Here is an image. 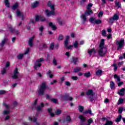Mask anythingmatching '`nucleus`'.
<instances>
[{
	"instance_id": "nucleus-53",
	"label": "nucleus",
	"mask_w": 125,
	"mask_h": 125,
	"mask_svg": "<svg viewBox=\"0 0 125 125\" xmlns=\"http://www.w3.org/2000/svg\"><path fill=\"white\" fill-rule=\"evenodd\" d=\"M6 72V68L5 67V68H4L1 71L2 75H4V74H5Z\"/></svg>"
},
{
	"instance_id": "nucleus-41",
	"label": "nucleus",
	"mask_w": 125,
	"mask_h": 125,
	"mask_svg": "<svg viewBox=\"0 0 125 125\" xmlns=\"http://www.w3.org/2000/svg\"><path fill=\"white\" fill-rule=\"evenodd\" d=\"M89 21L90 23L93 24V23H94V18L93 17H91L89 20Z\"/></svg>"
},
{
	"instance_id": "nucleus-2",
	"label": "nucleus",
	"mask_w": 125,
	"mask_h": 125,
	"mask_svg": "<svg viewBox=\"0 0 125 125\" xmlns=\"http://www.w3.org/2000/svg\"><path fill=\"white\" fill-rule=\"evenodd\" d=\"M93 4L92 3H89L87 6V10L85 12V13L82 14L81 16V18L83 20V23H85L86 21V17L89 15H91V14H93V12L90 8L92 7Z\"/></svg>"
},
{
	"instance_id": "nucleus-46",
	"label": "nucleus",
	"mask_w": 125,
	"mask_h": 125,
	"mask_svg": "<svg viewBox=\"0 0 125 125\" xmlns=\"http://www.w3.org/2000/svg\"><path fill=\"white\" fill-rule=\"evenodd\" d=\"M5 93H6V91H5L4 90H0V95L5 94Z\"/></svg>"
},
{
	"instance_id": "nucleus-26",
	"label": "nucleus",
	"mask_w": 125,
	"mask_h": 125,
	"mask_svg": "<svg viewBox=\"0 0 125 125\" xmlns=\"http://www.w3.org/2000/svg\"><path fill=\"white\" fill-rule=\"evenodd\" d=\"M124 103V99L119 98L118 102L117 103V105H121Z\"/></svg>"
},
{
	"instance_id": "nucleus-32",
	"label": "nucleus",
	"mask_w": 125,
	"mask_h": 125,
	"mask_svg": "<svg viewBox=\"0 0 125 125\" xmlns=\"http://www.w3.org/2000/svg\"><path fill=\"white\" fill-rule=\"evenodd\" d=\"M71 117H70V116H67L65 119V121L66 123H70V122H71Z\"/></svg>"
},
{
	"instance_id": "nucleus-64",
	"label": "nucleus",
	"mask_w": 125,
	"mask_h": 125,
	"mask_svg": "<svg viewBox=\"0 0 125 125\" xmlns=\"http://www.w3.org/2000/svg\"><path fill=\"white\" fill-rule=\"evenodd\" d=\"M87 113H88L89 114H91V110L88 109L87 111H86L85 112V114H87Z\"/></svg>"
},
{
	"instance_id": "nucleus-21",
	"label": "nucleus",
	"mask_w": 125,
	"mask_h": 125,
	"mask_svg": "<svg viewBox=\"0 0 125 125\" xmlns=\"http://www.w3.org/2000/svg\"><path fill=\"white\" fill-rule=\"evenodd\" d=\"M78 60H79V58H78L73 57L72 58V62L73 63H74L75 65L77 64V62H78Z\"/></svg>"
},
{
	"instance_id": "nucleus-17",
	"label": "nucleus",
	"mask_w": 125,
	"mask_h": 125,
	"mask_svg": "<svg viewBox=\"0 0 125 125\" xmlns=\"http://www.w3.org/2000/svg\"><path fill=\"white\" fill-rule=\"evenodd\" d=\"M94 23L97 24V25H99L102 23V21L100 19H95Z\"/></svg>"
},
{
	"instance_id": "nucleus-38",
	"label": "nucleus",
	"mask_w": 125,
	"mask_h": 125,
	"mask_svg": "<svg viewBox=\"0 0 125 125\" xmlns=\"http://www.w3.org/2000/svg\"><path fill=\"white\" fill-rule=\"evenodd\" d=\"M84 77L85 78H89L90 77V72H86L84 74Z\"/></svg>"
},
{
	"instance_id": "nucleus-42",
	"label": "nucleus",
	"mask_w": 125,
	"mask_h": 125,
	"mask_svg": "<svg viewBox=\"0 0 125 125\" xmlns=\"http://www.w3.org/2000/svg\"><path fill=\"white\" fill-rule=\"evenodd\" d=\"M64 39V36L62 35H60L59 36L58 40L59 41H62Z\"/></svg>"
},
{
	"instance_id": "nucleus-20",
	"label": "nucleus",
	"mask_w": 125,
	"mask_h": 125,
	"mask_svg": "<svg viewBox=\"0 0 125 125\" xmlns=\"http://www.w3.org/2000/svg\"><path fill=\"white\" fill-rule=\"evenodd\" d=\"M122 119H123V117L122 116V115H119V116L117 118L116 120H115L116 123H120L121 121H122Z\"/></svg>"
},
{
	"instance_id": "nucleus-9",
	"label": "nucleus",
	"mask_w": 125,
	"mask_h": 125,
	"mask_svg": "<svg viewBox=\"0 0 125 125\" xmlns=\"http://www.w3.org/2000/svg\"><path fill=\"white\" fill-rule=\"evenodd\" d=\"M18 74H19V72H18V68H16L14 71L13 76H12V79H18Z\"/></svg>"
},
{
	"instance_id": "nucleus-5",
	"label": "nucleus",
	"mask_w": 125,
	"mask_h": 125,
	"mask_svg": "<svg viewBox=\"0 0 125 125\" xmlns=\"http://www.w3.org/2000/svg\"><path fill=\"white\" fill-rule=\"evenodd\" d=\"M45 89H46V84H45V82H44L42 83V85L40 86L38 93L40 95H43V94H44V91H45Z\"/></svg>"
},
{
	"instance_id": "nucleus-22",
	"label": "nucleus",
	"mask_w": 125,
	"mask_h": 125,
	"mask_svg": "<svg viewBox=\"0 0 125 125\" xmlns=\"http://www.w3.org/2000/svg\"><path fill=\"white\" fill-rule=\"evenodd\" d=\"M38 6H39L38 1L35 2L32 4V8H36V7H38Z\"/></svg>"
},
{
	"instance_id": "nucleus-52",
	"label": "nucleus",
	"mask_w": 125,
	"mask_h": 125,
	"mask_svg": "<svg viewBox=\"0 0 125 125\" xmlns=\"http://www.w3.org/2000/svg\"><path fill=\"white\" fill-rule=\"evenodd\" d=\"M107 120H108V119L106 117H103L101 118V121H102V122H105V121H106L107 122Z\"/></svg>"
},
{
	"instance_id": "nucleus-51",
	"label": "nucleus",
	"mask_w": 125,
	"mask_h": 125,
	"mask_svg": "<svg viewBox=\"0 0 125 125\" xmlns=\"http://www.w3.org/2000/svg\"><path fill=\"white\" fill-rule=\"evenodd\" d=\"M64 44V46H65V47H67V46H68L69 44V41L65 40Z\"/></svg>"
},
{
	"instance_id": "nucleus-14",
	"label": "nucleus",
	"mask_w": 125,
	"mask_h": 125,
	"mask_svg": "<svg viewBox=\"0 0 125 125\" xmlns=\"http://www.w3.org/2000/svg\"><path fill=\"white\" fill-rule=\"evenodd\" d=\"M43 107H44V104H43V103H42L41 104V106L38 105L36 107L37 110V111H42V108H43Z\"/></svg>"
},
{
	"instance_id": "nucleus-13",
	"label": "nucleus",
	"mask_w": 125,
	"mask_h": 125,
	"mask_svg": "<svg viewBox=\"0 0 125 125\" xmlns=\"http://www.w3.org/2000/svg\"><path fill=\"white\" fill-rule=\"evenodd\" d=\"M125 88H123L120 89V91L118 92V94L120 95V96H124L125 95Z\"/></svg>"
},
{
	"instance_id": "nucleus-12",
	"label": "nucleus",
	"mask_w": 125,
	"mask_h": 125,
	"mask_svg": "<svg viewBox=\"0 0 125 125\" xmlns=\"http://www.w3.org/2000/svg\"><path fill=\"white\" fill-rule=\"evenodd\" d=\"M8 41V39H7V38L4 37L3 40H2L1 42L0 43V46H1V47H2V46H3L4 45V44L6 43V42H7Z\"/></svg>"
},
{
	"instance_id": "nucleus-28",
	"label": "nucleus",
	"mask_w": 125,
	"mask_h": 125,
	"mask_svg": "<svg viewBox=\"0 0 125 125\" xmlns=\"http://www.w3.org/2000/svg\"><path fill=\"white\" fill-rule=\"evenodd\" d=\"M73 46L75 48H78L79 47V42L78 41H76L75 42L73 43Z\"/></svg>"
},
{
	"instance_id": "nucleus-30",
	"label": "nucleus",
	"mask_w": 125,
	"mask_h": 125,
	"mask_svg": "<svg viewBox=\"0 0 125 125\" xmlns=\"http://www.w3.org/2000/svg\"><path fill=\"white\" fill-rule=\"evenodd\" d=\"M104 125H113V121L107 120Z\"/></svg>"
},
{
	"instance_id": "nucleus-43",
	"label": "nucleus",
	"mask_w": 125,
	"mask_h": 125,
	"mask_svg": "<svg viewBox=\"0 0 125 125\" xmlns=\"http://www.w3.org/2000/svg\"><path fill=\"white\" fill-rule=\"evenodd\" d=\"M123 111H124V108L123 107H119L118 109V113L119 114H122L123 113Z\"/></svg>"
},
{
	"instance_id": "nucleus-60",
	"label": "nucleus",
	"mask_w": 125,
	"mask_h": 125,
	"mask_svg": "<svg viewBox=\"0 0 125 125\" xmlns=\"http://www.w3.org/2000/svg\"><path fill=\"white\" fill-rule=\"evenodd\" d=\"M73 47H74V46H73V45H70V46H67V47H66V48H67V49H72V48Z\"/></svg>"
},
{
	"instance_id": "nucleus-29",
	"label": "nucleus",
	"mask_w": 125,
	"mask_h": 125,
	"mask_svg": "<svg viewBox=\"0 0 125 125\" xmlns=\"http://www.w3.org/2000/svg\"><path fill=\"white\" fill-rule=\"evenodd\" d=\"M81 70H82V68L79 67H76L75 68H74V72L78 73V72H80Z\"/></svg>"
},
{
	"instance_id": "nucleus-10",
	"label": "nucleus",
	"mask_w": 125,
	"mask_h": 125,
	"mask_svg": "<svg viewBox=\"0 0 125 125\" xmlns=\"http://www.w3.org/2000/svg\"><path fill=\"white\" fill-rule=\"evenodd\" d=\"M34 40H35V36H32V37H30L29 38L28 41V44L31 47L33 46V42H34Z\"/></svg>"
},
{
	"instance_id": "nucleus-8",
	"label": "nucleus",
	"mask_w": 125,
	"mask_h": 125,
	"mask_svg": "<svg viewBox=\"0 0 125 125\" xmlns=\"http://www.w3.org/2000/svg\"><path fill=\"white\" fill-rule=\"evenodd\" d=\"M29 51H30V49L29 48H28L25 52L23 54H20L17 56V58L18 59V60H21L22 59H23V57H24V55H26V54H28L29 53Z\"/></svg>"
},
{
	"instance_id": "nucleus-11",
	"label": "nucleus",
	"mask_w": 125,
	"mask_h": 125,
	"mask_svg": "<svg viewBox=\"0 0 125 125\" xmlns=\"http://www.w3.org/2000/svg\"><path fill=\"white\" fill-rule=\"evenodd\" d=\"M17 16L18 17H20V18H21V20H23L24 19V16L23 15V13H21L20 11L18 10L16 12Z\"/></svg>"
},
{
	"instance_id": "nucleus-31",
	"label": "nucleus",
	"mask_w": 125,
	"mask_h": 125,
	"mask_svg": "<svg viewBox=\"0 0 125 125\" xmlns=\"http://www.w3.org/2000/svg\"><path fill=\"white\" fill-rule=\"evenodd\" d=\"M114 86H115V83H114L113 81H111L110 83V87L111 89H113Z\"/></svg>"
},
{
	"instance_id": "nucleus-6",
	"label": "nucleus",
	"mask_w": 125,
	"mask_h": 125,
	"mask_svg": "<svg viewBox=\"0 0 125 125\" xmlns=\"http://www.w3.org/2000/svg\"><path fill=\"white\" fill-rule=\"evenodd\" d=\"M44 61V59L43 58H40L36 61L34 64V68L35 70H38L41 66H42L41 62H43Z\"/></svg>"
},
{
	"instance_id": "nucleus-34",
	"label": "nucleus",
	"mask_w": 125,
	"mask_h": 125,
	"mask_svg": "<svg viewBox=\"0 0 125 125\" xmlns=\"http://www.w3.org/2000/svg\"><path fill=\"white\" fill-rule=\"evenodd\" d=\"M94 52V49H91L90 50H88V53L89 54L90 56L92 55V53Z\"/></svg>"
},
{
	"instance_id": "nucleus-1",
	"label": "nucleus",
	"mask_w": 125,
	"mask_h": 125,
	"mask_svg": "<svg viewBox=\"0 0 125 125\" xmlns=\"http://www.w3.org/2000/svg\"><path fill=\"white\" fill-rule=\"evenodd\" d=\"M105 45V39H102L100 43L98 53L99 56L100 57H105L107 52H108V49L107 47L104 46Z\"/></svg>"
},
{
	"instance_id": "nucleus-63",
	"label": "nucleus",
	"mask_w": 125,
	"mask_h": 125,
	"mask_svg": "<svg viewBox=\"0 0 125 125\" xmlns=\"http://www.w3.org/2000/svg\"><path fill=\"white\" fill-rule=\"evenodd\" d=\"M65 84L67 85L68 86H70L71 85V83H70L69 82L66 81L65 82Z\"/></svg>"
},
{
	"instance_id": "nucleus-35",
	"label": "nucleus",
	"mask_w": 125,
	"mask_h": 125,
	"mask_svg": "<svg viewBox=\"0 0 125 125\" xmlns=\"http://www.w3.org/2000/svg\"><path fill=\"white\" fill-rule=\"evenodd\" d=\"M79 119H80L81 122H83L84 121H85V118L83 117V115H80L79 116Z\"/></svg>"
},
{
	"instance_id": "nucleus-59",
	"label": "nucleus",
	"mask_w": 125,
	"mask_h": 125,
	"mask_svg": "<svg viewBox=\"0 0 125 125\" xmlns=\"http://www.w3.org/2000/svg\"><path fill=\"white\" fill-rule=\"evenodd\" d=\"M58 22L59 25H62V21L60 20V19H58Z\"/></svg>"
},
{
	"instance_id": "nucleus-37",
	"label": "nucleus",
	"mask_w": 125,
	"mask_h": 125,
	"mask_svg": "<svg viewBox=\"0 0 125 125\" xmlns=\"http://www.w3.org/2000/svg\"><path fill=\"white\" fill-rule=\"evenodd\" d=\"M40 20L42 21V22H44L46 20L42 16V15L40 16Z\"/></svg>"
},
{
	"instance_id": "nucleus-16",
	"label": "nucleus",
	"mask_w": 125,
	"mask_h": 125,
	"mask_svg": "<svg viewBox=\"0 0 125 125\" xmlns=\"http://www.w3.org/2000/svg\"><path fill=\"white\" fill-rule=\"evenodd\" d=\"M46 75L47 77H49L51 79H52V78L54 77L53 74H51V71H50V70H49L47 71Z\"/></svg>"
},
{
	"instance_id": "nucleus-25",
	"label": "nucleus",
	"mask_w": 125,
	"mask_h": 125,
	"mask_svg": "<svg viewBox=\"0 0 125 125\" xmlns=\"http://www.w3.org/2000/svg\"><path fill=\"white\" fill-rule=\"evenodd\" d=\"M49 27H51V28H52L53 30H56V26L53 25V23H52V22H49Z\"/></svg>"
},
{
	"instance_id": "nucleus-7",
	"label": "nucleus",
	"mask_w": 125,
	"mask_h": 125,
	"mask_svg": "<svg viewBox=\"0 0 125 125\" xmlns=\"http://www.w3.org/2000/svg\"><path fill=\"white\" fill-rule=\"evenodd\" d=\"M116 43L118 44V46H117V50H120V49L123 48V47L125 45V39H123L119 42L117 41Z\"/></svg>"
},
{
	"instance_id": "nucleus-24",
	"label": "nucleus",
	"mask_w": 125,
	"mask_h": 125,
	"mask_svg": "<svg viewBox=\"0 0 125 125\" xmlns=\"http://www.w3.org/2000/svg\"><path fill=\"white\" fill-rule=\"evenodd\" d=\"M44 28L43 26H42L39 28V31H40V32L39 33L40 36H42V32H43V29Z\"/></svg>"
},
{
	"instance_id": "nucleus-33",
	"label": "nucleus",
	"mask_w": 125,
	"mask_h": 125,
	"mask_svg": "<svg viewBox=\"0 0 125 125\" xmlns=\"http://www.w3.org/2000/svg\"><path fill=\"white\" fill-rule=\"evenodd\" d=\"M114 79H117V82H121V78L117 74L114 75Z\"/></svg>"
},
{
	"instance_id": "nucleus-18",
	"label": "nucleus",
	"mask_w": 125,
	"mask_h": 125,
	"mask_svg": "<svg viewBox=\"0 0 125 125\" xmlns=\"http://www.w3.org/2000/svg\"><path fill=\"white\" fill-rule=\"evenodd\" d=\"M52 109L51 108H49L48 109V112L49 113L51 117H54V116H55V114L52 113Z\"/></svg>"
},
{
	"instance_id": "nucleus-23",
	"label": "nucleus",
	"mask_w": 125,
	"mask_h": 125,
	"mask_svg": "<svg viewBox=\"0 0 125 125\" xmlns=\"http://www.w3.org/2000/svg\"><path fill=\"white\" fill-rule=\"evenodd\" d=\"M112 18L113 20H114V21H116L117 20H119V18H120V16H119V15H117V14H115L113 16Z\"/></svg>"
},
{
	"instance_id": "nucleus-4",
	"label": "nucleus",
	"mask_w": 125,
	"mask_h": 125,
	"mask_svg": "<svg viewBox=\"0 0 125 125\" xmlns=\"http://www.w3.org/2000/svg\"><path fill=\"white\" fill-rule=\"evenodd\" d=\"M86 94L90 101H93L94 100V97L93 94V90L89 89L86 92Z\"/></svg>"
},
{
	"instance_id": "nucleus-27",
	"label": "nucleus",
	"mask_w": 125,
	"mask_h": 125,
	"mask_svg": "<svg viewBox=\"0 0 125 125\" xmlns=\"http://www.w3.org/2000/svg\"><path fill=\"white\" fill-rule=\"evenodd\" d=\"M115 6H116V7H118L119 8L122 7V4H121V2L119 1L115 2Z\"/></svg>"
},
{
	"instance_id": "nucleus-36",
	"label": "nucleus",
	"mask_w": 125,
	"mask_h": 125,
	"mask_svg": "<svg viewBox=\"0 0 125 125\" xmlns=\"http://www.w3.org/2000/svg\"><path fill=\"white\" fill-rule=\"evenodd\" d=\"M107 33L106 32V30H103L102 31V35L103 37H107Z\"/></svg>"
},
{
	"instance_id": "nucleus-58",
	"label": "nucleus",
	"mask_w": 125,
	"mask_h": 125,
	"mask_svg": "<svg viewBox=\"0 0 125 125\" xmlns=\"http://www.w3.org/2000/svg\"><path fill=\"white\" fill-rule=\"evenodd\" d=\"M53 63L54 65H55L56 66V65H57V61H56V60L54 59L53 61Z\"/></svg>"
},
{
	"instance_id": "nucleus-48",
	"label": "nucleus",
	"mask_w": 125,
	"mask_h": 125,
	"mask_svg": "<svg viewBox=\"0 0 125 125\" xmlns=\"http://www.w3.org/2000/svg\"><path fill=\"white\" fill-rule=\"evenodd\" d=\"M113 66L114 68V71H115V72H116V71H117V70H118V66L117 65V64H116V63L113 64Z\"/></svg>"
},
{
	"instance_id": "nucleus-19",
	"label": "nucleus",
	"mask_w": 125,
	"mask_h": 125,
	"mask_svg": "<svg viewBox=\"0 0 125 125\" xmlns=\"http://www.w3.org/2000/svg\"><path fill=\"white\" fill-rule=\"evenodd\" d=\"M40 20V16H36L35 17V21H34V20H32L31 21V23H35V22H38V21H39Z\"/></svg>"
},
{
	"instance_id": "nucleus-50",
	"label": "nucleus",
	"mask_w": 125,
	"mask_h": 125,
	"mask_svg": "<svg viewBox=\"0 0 125 125\" xmlns=\"http://www.w3.org/2000/svg\"><path fill=\"white\" fill-rule=\"evenodd\" d=\"M103 17V12L102 11H100L99 13V14H98V17L99 18H102Z\"/></svg>"
},
{
	"instance_id": "nucleus-54",
	"label": "nucleus",
	"mask_w": 125,
	"mask_h": 125,
	"mask_svg": "<svg viewBox=\"0 0 125 125\" xmlns=\"http://www.w3.org/2000/svg\"><path fill=\"white\" fill-rule=\"evenodd\" d=\"M10 113V111L9 110H4L3 112L4 115H7Z\"/></svg>"
},
{
	"instance_id": "nucleus-49",
	"label": "nucleus",
	"mask_w": 125,
	"mask_h": 125,
	"mask_svg": "<svg viewBox=\"0 0 125 125\" xmlns=\"http://www.w3.org/2000/svg\"><path fill=\"white\" fill-rule=\"evenodd\" d=\"M4 2L5 5L7 6V7H9V2H8V0H4Z\"/></svg>"
},
{
	"instance_id": "nucleus-40",
	"label": "nucleus",
	"mask_w": 125,
	"mask_h": 125,
	"mask_svg": "<svg viewBox=\"0 0 125 125\" xmlns=\"http://www.w3.org/2000/svg\"><path fill=\"white\" fill-rule=\"evenodd\" d=\"M17 7H18V3H16L12 7V9H13L14 10H15V9H16V8H17Z\"/></svg>"
},
{
	"instance_id": "nucleus-62",
	"label": "nucleus",
	"mask_w": 125,
	"mask_h": 125,
	"mask_svg": "<svg viewBox=\"0 0 125 125\" xmlns=\"http://www.w3.org/2000/svg\"><path fill=\"white\" fill-rule=\"evenodd\" d=\"M123 84H124V82H121L119 83H118V86H122V85H123Z\"/></svg>"
},
{
	"instance_id": "nucleus-55",
	"label": "nucleus",
	"mask_w": 125,
	"mask_h": 125,
	"mask_svg": "<svg viewBox=\"0 0 125 125\" xmlns=\"http://www.w3.org/2000/svg\"><path fill=\"white\" fill-rule=\"evenodd\" d=\"M79 110L80 112H83V106H80L79 107Z\"/></svg>"
},
{
	"instance_id": "nucleus-47",
	"label": "nucleus",
	"mask_w": 125,
	"mask_h": 125,
	"mask_svg": "<svg viewBox=\"0 0 125 125\" xmlns=\"http://www.w3.org/2000/svg\"><path fill=\"white\" fill-rule=\"evenodd\" d=\"M50 49H52V50L54 49V43L52 42L51 43L50 46Z\"/></svg>"
},
{
	"instance_id": "nucleus-57",
	"label": "nucleus",
	"mask_w": 125,
	"mask_h": 125,
	"mask_svg": "<svg viewBox=\"0 0 125 125\" xmlns=\"http://www.w3.org/2000/svg\"><path fill=\"white\" fill-rule=\"evenodd\" d=\"M114 21H115V20H114L112 18L109 19V23L113 24V23H114Z\"/></svg>"
},
{
	"instance_id": "nucleus-61",
	"label": "nucleus",
	"mask_w": 125,
	"mask_h": 125,
	"mask_svg": "<svg viewBox=\"0 0 125 125\" xmlns=\"http://www.w3.org/2000/svg\"><path fill=\"white\" fill-rule=\"evenodd\" d=\"M8 27L10 29V31L13 32V29H12V26L11 25H9Z\"/></svg>"
},
{
	"instance_id": "nucleus-45",
	"label": "nucleus",
	"mask_w": 125,
	"mask_h": 125,
	"mask_svg": "<svg viewBox=\"0 0 125 125\" xmlns=\"http://www.w3.org/2000/svg\"><path fill=\"white\" fill-rule=\"evenodd\" d=\"M51 101H52V102H53L54 103H55L56 104H57V103H58V101L56 99H52L51 100Z\"/></svg>"
},
{
	"instance_id": "nucleus-3",
	"label": "nucleus",
	"mask_w": 125,
	"mask_h": 125,
	"mask_svg": "<svg viewBox=\"0 0 125 125\" xmlns=\"http://www.w3.org/2000/svg\"><path fill=\"white\" fill-rule=\"evenodd\" d=\"M48 6L49 7H50L52 11H48V10H45V13L46 15L48 16V17H49V16H51V15H54L55 14V9H54V4H52L51 3V1H49L48 3Z\"/></svg>"
},
{
	"instance_id": "nucleus-56",
	"label": "nucleus",
	"mask_w": 125,
	"mask_h": 125,
	"mask_svg": "<svg viewBox=\"0 0 125 125\" xmlns=\"http://www.w3.org/2000/svg\"><path fill=\"white\" fill-rule=\"evenodd\" d=\"M71 79L73 80V81H77L78 80V78L77 76H72L71 77Z\"/></svg>"
},
{
	"instance_id": "nucleus-15",
	"label": "nucleus",
	"mask_w": 125,
	"mask_h": 125,
	"mask_svg": "<svg viewBox=\"0 0 125 125\" xmlns=\"http://www.w3.org/2000/svg\"><path fill=\"white\" fill-rule=\"evenodd\" d=\"M103 72V71H102V70L99 69L96 71V76H97V77H101V76H102Z\"/></svg>"
},
{
	"instance_id": "nucleus-39",
	"label": "nucleus",
	"mask_w": 125,
	"mask_h": 125,
	"mask_svg": "<svg viewBox=\"0 0 125 125\" xmlns=\"http://www.w3.org/2000/svg\"><path fill=\"white\" fill-rule=\"evenodd\" d=\"M29 120L31 121V122H33V123H36V122H37V118L36 117H34L33 119L31 117H29Z\"/></svg>"
},
{
	"instance_id": "nucleus-44",
	"label": "nucleus",
	"mask_w": 125,
	"mask_h": 125,
	"mask_svg": "<svg viewBox=\"0 0 125 125\" xmlns=\"http://www.w3.org/2000/svg\"><path fill=\"white\" fill-rule=\"evenodd\" d=\"M61 112H62V111H61V110L57 109V110L56 111L55 115H60V114H61Z\"/></svg>"
}]
</instances>
